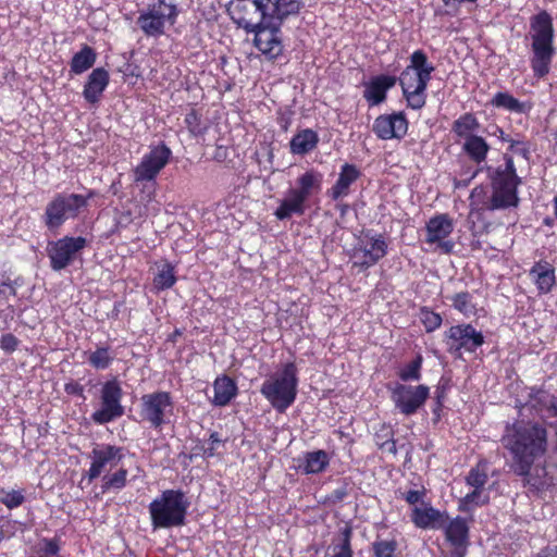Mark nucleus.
<instances>
[{"mask_svg": "<svg viewBox=\"0 0 557 557\" xmlns=\"http://www.w3.org/2000/svg\"><path fill=\"white\" fill-rule=\"evenodd\" d=\"M222 444V440L218 432H212L209 436V446L202 447L205 458H211L215 455L216 447Z\"/></svg>", "mask_w": 557, "mask_h": 557, "instance_id": "50", "label": "nucleus"}, {"mask_svg": "<svg viewBox=\"0 0 557 557\" xmlns=\"http://www.w3.org/2000/svg\"><path fill=\"white\" fill-rule=\"evenodd\" d=\"M360 175L361 172L355 164H343L337 181L326 191L327 197L332 200H338L347 197L350 193V186L360 177Z\"/></svg>", "mask_w": 557, "mask_h": 557, "instance_id": "22", "label": "nucleus"}, {"mask_svg": "<svg viewBox=\"0 0 557 557\" xmlns=\"http://www.w3.org/2000/svg\"><path fill=\"white\" fill-rule=\"evenodd\" d=\"M536 557H557V546L556 549L544 548L542 549Z\"/></svg>", "mask_w": 557, "mask_h": 557, "instance_id": "60", "label": "nucleus"}, {"mask_svg": "<svg viewBox=\"0 0 557 557\" xmlns=\"http://www.w3.org/2000/svg\"><path fill=\"white\" fill-rule=\"evenodd\" d=\"M349 531H347L343 543L337 547L338 550L333 555V557H352V550L350 548V539Z\"/></svg>", "mask_w": 557, "mask_h": 557, "instance_id": "51", "label": "nucleus"}, {"mask_svg": "<svg viewBox=\"0 0 557 557\" xmlns=\"http://www.w3.org/2000/svg\"><path fill=\"white\" fill-rule=\"evenodd\" d=\"M449 299L451 301V306L465 317L469 318L475 314L476 307L470 293L460 292L451 296Z\"/></svg>", "mask_w": 557, "mask_h": 557, "instance_id": "38", "label": "nucleus"}, {"mask_svg": "<svg viewBox=\"0 0 557 557\" xmlns=\"http://www.w3.org/2000/svg\"><path fill=\"white\" fill-rule=\"evenodd\" d=\"M490 104L494 108L504 109L513 113H527L531 110V104L522 102L509 92L499 91L491 99Z\"/></svg>", "mask_w": 557, "mask_h": 557, "instance_id": "33", "label": "nucleus"}, {"mask_svg": "<svg viewBox=\"0 0 557 557\" xmlns=\"http://www.w3.org/2000/svg\"><path fill=\"white\" fill-rule=\"evenodd\" d=\"M447 351L453 356H461L462 350L474 352L484 344V335L470 323L450 326L444 333Z\"/></svg>", "mask_w": 557, "mask_h": 557, "instance_id": "10", "label": "nucleus"}, {"mask_svg": "<svg viewBox=\"0 0 557 557\" xmlns=\"http://www.w3.org/2000/svg\"><path fill=\"white\" fill-rule=\"evenodd\" d=\"M178 16V9L174 3L165 0H156L138 11L136 24L146 37L159 38L173 26Z\"/></svg>", "mask_w": 557, "mask_h": 557, "instance_id": "7", "label": "nucleus"}, {"mask_svg": "<svg viewBox=\"0 0 557 557\" xmlns=\"http://www.w3.org/2000/svg\"><path fill=\"white\" fill-rule=\"evenodd\" d=\"M189 505L183 491H163L159 497L149 504L152 528L157 530L184 525Z\"/></svg>", "mask_w": 557, "mask_h": 557, "instance_id": "5", "label": "nucleus"}, {"mask_svg": "<svg viewBox=\"0 0 557 557\" xmlns=\"http://www.w3.org/2000/svg\"><path fill=\"white\" fill-rule=\"evenodd\" d=\"M124 448L111 444H98L89 454L90 467L86 472L89 482L115 468L124 458Z\"/></svg>", "mask_w": 557, "mask_h": 557, "instance_id": "16", "label": "nucleus"}, {"mask_svg": "<svg viewBox=\"0 0 557 557\" xmlns=\"http://www.w3.org/2000/svg\"><path fill=\"white\" fill-rule=\"evenodd\" d=\"M494 135L498 136V138L502 140V141H505V143H509L510 144V140H512L511 138H509L508 135H506L504 133V131L500 128V127H495V132L493 133Z\"/></svg>", "mask_w": 557, "mask_h": 557, "instance_id": "61", "label": "nucleus"}, {"mask_svg": "<svg viewBox=\"0 0 557 557\" xmlns=\"http://www.w3.org/2000/svg\"><path fill=\"white\" fill-rule=\"evenodd\" d=\"M393 437V430L389 425H385L383 424L381 426V430L380 432H377L375 434V443L379 441V442H384L385 440H391Z\"/></svg>", "mask_w": 557, "mask_h": 557, "instance_id": "55", "label": "nucleus"}, {"mask_svg": "<svg viewBox=\"0 0 557 557\" xmlns=\"http://www.w3.org/2000/svg\"><path fill=\"white\" fill-rule=\"evenodd\" d=\"M330 463V457L325 450L319 449L305 455L302 470L307 474L323 472Z\"/></svg>", "mask_w": 557, "mask_h": 557, "instance_id": "36", "label": "nucleus"}, {"mask_svg": "<svg viewBox=\"0 0 557 557\" xmlns=\"http://www.w3.org/2000/svg\"><path fill=\"white\" fill-rule=\"evenodd\" d=\"M280 25L277 22L268 20L251 30L255 33V46L261 53L270 58L277 57L282 51V42L278 37Z\"/></svg>", "mask_w": 557, "mask_h": 557, "instance_id": "21", "label": "nucleus"}, {"mask_svg": "<svg viewBox=\"0 0 557 557\" xmlns=\"http://www.w3.org/2000/svg\"><path fill=\"white\" fill-rule=\"evenodd\" d=\"M109 84V73L103 67H97L89 74L84 86L83 96L87 102L97 103Z\"/></svg>", "mask_w": 557, "mask_h": 557, "instance_id": "25", "label": "nucleus"}, {"mask_svg": "<svg viewBox=\"0 0 557 557\" xmlns=\"http://www.w3.org/2000/svg\"><path fill=\"white\" fill-rule=\"evenodd\" d=\"M20 341L16 336L11 333L3 334L0 338V348L5 352H13L17 346Z\"/></svg>", "mask_w": 557, "mask_h": 557, "instance_id": "49", "label": "nucleus"}, {"mask_svg": "<svg viewBox=\"0 0 557 557\" xmlns=\"http://www.w3.org/2000/svg\"><path fill=\"white\" fill-rule=\"evenodd\" d=\"M445 516L433 507L418 508L412 510L411 520L416 527L421 529L444 528Z\"/></svg>", "mask_w": 557, "mask_h": 557, "instance_id": "27", "label": "nucleus"}, {"mask_svg": "<svg viewBox=\"0 0 557 557\" xmlns=\"http://www.w3.org/2000/svg\"><path fill=\"white\" fill-rule=\"evenodd\" d=\"M490 149L488 143L479 135L466 138L462 145V151L476 164H481L486 160Z\"/></svg>", "mask_w": 557, "mask_h": 557, "instance_id": "30", "label": "nucleus"}, {"mask_svg": "<svg viewBox=\"0 0 557 557\" xmlns=\"http://www.w3.org/2000/svg\"><path fill=\"white\" fill-rule=\"evenodd\" d=\"M410 63L397 78L391 75H377L364 84L363 98L370 107L377 106L385 101L387 91L393 88L397 81L408 107L420 110L426 102V88L434 72V65L429 62L423 50H416L409 58Z\"/></svg>", "mask_w": 557, "mask_h": 557, "instance_id": "1", "label": "nucleus"}, {"mask_svg": "<svg viewBox=\"0 0 557 557\" xmlns=\"http://www.w3.org/2000/svg\"><path fill=\"white\" fill-rule=\"evenodd\" d=\"M545 411L548 412L549 417H556L557 418V401H556V397H554L550 406H548Z\"/></svg>", "mask_w": 557, "mask_h": 557, "instance_id": "62", "label": "nucleus"}, {"mask_svg": "<svg viewBox=\"0 0 557 557\" xmlns=\"http://www.w3.org/2000/svg\"><path fill=\"white\" fill-rule=\"evenodd\" d=\"M422 356L418 355L413 360L401 367L397 373L403 382L419 381L421 379Z\"/></svg>", "mask_w": 557, "mask_h": 557, "instance_id": "42", "label": "nucleus"}, {"mask_svg": "<svg viewBox=\"0 0 557 557\" xmlns=\"http://www.w3.org/2000/svg\"><path fill=\"white\" fill-rule=\"evenodd\" d=\"M64 391L69 395H75L81 397L82 399H85L84 395V386L79 384L78 382L71 381L64 385Z\"/></svg>", "mask_w": 557, "mask_h": 557, "instance_id": "52", "label": "nucleus"}, {"mask_svg": "<svg viewBox=\"0 0 557 557\" xmlns=\"http://www.w3.org/2000/svg\"><path fill=\"white\" fill-rule=\"evenodd\" d=\"M480 128V122L476 116L467 112L461 114L453 122L451 132L459 138L466 139L470 136L476 135L475 132Z\"/></svg>", "mask_w": 557, "mask_h": 557, "instance_id": "34", "label": "nucleus"}, {"mask_svg": "<svg viewBox=\"0 0 557 557\" xmlns=\"http://www.w3.org/2000/svg\"><path fill=\"white\" fill-rule=\"evenodd\" d=\"M0 503L3 504L9 509H14L20 507L25 502V496L23 491H4L1 490Z\"/></svg>", "mask_w": 557, "mask_h": 557, "instance_id": "45", "label": "nucleus"}, {"mask_svg": "<svg viewBox=\"0 0 557 557\" xmlns=\"http://www.w3.org/2000/svg\"><path fill=\"white\" fill-rule=\"evenodd\" d=\"M265 3L269 20L278 24L298 15L305 7L304 0H265Z\"/></svg>", "mask_w": 557, "mask_h": 557, "instance_id": "23", "label": "nucleus"}, {"mask_svg": "<svg viewBox=\"0 0 557 557\" xmlns=\"http://www.w3.org/2000/svg\"><path fill=\"white\" fill-rule=\"evenodd\" d=\"M379 139H401L408 131V121L403 112L379 115L372 126Z\"/></svg>", "mask_w": 557, "mask_h": 557, "instance_id": "20", "label": "nucleus"}, {"mask_svg": "<svg viewBox=\"0 0 557 557\" xmlns=\"http://www.w3.org/2000/svg\"><path fill=\"white\" fill-rule=\"evenodd\" d=\"M529 275L540 294H548L556 285L555 268L547 261H537L530 269Z\"/></svg>", "mask_w": 557, "mask_h": 557, "instance_id": "24", "label": "nucleus"}, {"mask_svg": "<svg viewBox=\"0 0 557 557\" xmlns=\"http://www.w3.org/2000/svg\"><path fill=\"white\" fill-rule=\"evenodd\" d=\"M448 517L444 519V531L446 541L453 547L450 557H466L469 546V525L465 518L456 517L447 522Z\"/></svg>", "mask_w": 557, "mask_h": 557, "instance_id": "19", "label": "nucleus"}, {"mask_svg": "<svg viewBox=\"0 0 557 557\" xmlns=\"http://www.w3.org/2000/svg\"><path fill=\"white\" fill-rule=\"evenodd\" d=\"M530 38L532 52L530 65L533 75L536 78H543L550 72L555 55L553 20L546 11L531 17Z\"/></svg>", "mask_w": 557, "mask_h": 557, "instance_id": "4", "label": "nucleus"}, {"mask_svg": "<svg viewBox=\"0 0 557 557\" xmlns=\"http://www.w3.org/2000/svg\"><path fill=\"white\" fill-rule=\"evenodd\" d=\"M0 295H3L5 297L8 296H15L16 295V289L15 287L10 283V282H3L1 285H0Z\"/></svg>", "mask_w": 557, "mask_h": 557, "instance_id": "59", "label": "nucleus"}, {"mask_svg": "<svg viewBox=\"0 0 557 557\" xmlns=\"http://www.w3.org/2000/svg\"><path fill=\"white\" fill-rule=\"evenodd\" d=\"M173 399L169 392H153L140 398L141 420L153 429H160L168 423L173 413Z\"/></svg>", "mask_w": 557, "mask_h": 557, "instance_id": "9", "label": "nucleus"}, {"mask_svg": "<svg viewBox=\"0 0 557 557\" xmlns=\"http://www.w3.org/2000/svg\"><path fill=\"white\" fill-rule=\"evenodd\" d=\"M306 200L296 194L293 189H288L286 197L276 208L274 215L283 221L289 219L293 214L302 215L306 211Z\"/></svg>", "mask_w": 557, "mask_h": 557, "instance_id": "28", "label": "nucleus"}, {"mask_svg": "<svg viewBox=\"0 0 557 557\" xmlns=\"http://www.w3.org/2000/svg\"><path fill=\"white\" fill-rule=\"evenodd\" d=\"M422 496H423L422 492L411 490L405 494V499L408 504L414 505L421 500Z\"/></svg>", "mask_w": 557, "mask_h": 557, "instance_id": "58", "label": "nucleus"}, {"mask_svg": "<svg viewBox=\"0 0 557 557\" xmlns=\"http://www.w3.org/2000/svg\"><path fill=\"white\" fill-rule=\"evenodd\" d=\"M128 471L125 468L117 469L114 473L106 474L102 478V492L107 491H120L127 484Z\"/></svg>", "mask_w": 557, "mask_h": 557, "instance_id": "41", "label": "nucleus"}, {"mask_svg": "<svg viewBox=\"0 0 557 557\" xmlns=\"http://www.w3.org/2000/svg\"><path fill=\"white\" fill-rule=\"evenodd\" d=\"M554 395L549 392L537 388V387H531L529 392V398L527 401V406H529L532 410H534L536 413H542L546 410L548 406H550Z\"/></svg>", "mask_w": 557, "mask_h": 557, "instance_id": "37", "label": "nucleus"}, {"mask_svg": "<svg viewBox=\"0 0 557 557\" xmlns=\"http://www.w3.org/2000/svg\"><path fill=\"white\" fill-rule=\"evenodd\" d=\"M265 0H235L230 3L231 18L247 32L258 28L268 17Z\"/></svg>", "mask_w": 557, "mask_h": 557, "instance_id": "13", "label": "nucleus"}, {"mask_svg": "<svg viewBox=\"0 0 557 557\" xmlns=\"http://www.w3.org/2000/svg\"><path fill=\"white\" fill-rule=\"evenodd\" d=\"M374 557H394L397 549V542L391 541H375L372 544Z\"/></svg>", "mask_w": 557, "mask_h": 557, "instance_id": "46", "label": "nucleus"}, {"mask_svg": "<svg viewBox=\"0 0 557 557\" xmlns=\"http://www.w3.org/2000/svg\"><path fill=\"white\" fill-rule=\"evenodd\" d=\"M319 143L317 132L310 128L302 129L293 136L289 147L290 152L294 154H307L312 151Z\"/></svg>", "mask_w": 557, "mask_h": 557, "instance_id": "31", "label": "nucleus"}, {"mask_svg": "<svg viewBox=\"0 0 557 557\" xmlns=\"http://www.w3.org/2000/svg\"><path fill=\"white\" fill-rule=\"evenodd\" d=\"M454 231L453 219L446 213H440L431 218L425 225V243L436 245L444 253H450L454 249V243L447 237Z\"/></svg>", "mask_w": 557, "mask_h": 557, "instance_id": "18", "label": "nucleus"}, {"mask_svg": "<svg viewBox=\"0 0 557 557\" xmlns=\"http://www.w3.org/2000/svg\"><path fill=\"white\" fill-rule=\"evenodd\" d=\"M500 443L511 457V471L527 476L535 461L547 453L548 431L540 422L517 420L505 425Z\"/></svg>", "mask_w": 557, "mask_h": 557, "instance_id": "2", "label": "nucleus"}, {"mask_svg": "<svg viewBox=\"0 0 557 557\" xmlns=\"http://www.w3.org/2000/svg\"><path fill=\"white\" fill-rule=\"evenodd\" d=\"M509 150L513 153L521 154L524 158H527L530 152L527 144L520 140H510Z\"/></svg>", "mask_w": 557, "mask_h": 557, "instance_id": "54", "label": "nucleus"}, {"mask_svg": "<svg viewBox=\"0 0 557 557\" xmlns=\"http://www.w3.org/2000/svg\"><path fill=\"white\" fill-rule=\"evenodd\" d=\"M487 480V466L485 461H480L466 476L467 484L479 490H483Z\"/></svg>", "mask_w": 557, "mask_h": 557, "instance_id": "43", "label": "nucleus"}, {"mask_svg": "<svg viewBox=\"0 0 557 557\" xmlns=\"http://www.w3.org/2000/svg\"><path fill=\"white\" fill-rule=\"evenodd\" d=\"M171 154L170 148L163 144L153 147L141 158V161L134 169V182L141 183L153 181L169 163Z\"/></svg>", "mask_w": 557, "mask_h": 557, "instance_id": "17", "label": "nucleus"}, {"mask_svg": "<svg viewBox=\"0 0 557 557\" xmlns=\"http://www.w3.org/2000/svg\"><path fill=\"white\" fill-rule=\"evenodd\" d=\"M323 182V174L319 171L311 169L301 174L296 181V187L292 188L306 201L313 195L321 190Z\"/></svg>", "mask_w": 557, "mask_h": 557, "instance_id": "26", "label": "nucleus"}, {"mask_svg": "<svg viewBox=\"0 0 557 557\" xmlns=\"http://www.w3.org/2000/svg\"><path fill=\"white\" fill-rule=\"evenodd\" d=\"M60 550L59 544L55 540H45L44 553L46 555H57Z\"/></svg>", "mask_w": 557, "mask_h": 557, "instance_id": "57", "label": "nucleus"}, {"mask_svg": "<svg viewBox=\"0 0 557 557\" xmlns=\"http://www.w3.org/2000/svg\"><path fill=\"white\" fill-rule=\"evenodd\" d=\"M113 359L114 356L107 346L97 347L94 351L89 352L87 357L88 363L97 370L109 368Z\"/></svg>", "mask_w": 557, "mask_h": 557, "instance_id": "39", "label": "nucleus"}, {"mask_svg": "<svg viewBox=\"0 0 557 557\" xmlns=\"http://www.w3.org/2000/svg\"><path fill=\"white\" fill-rule=\"evenodd\" d=\"M376 445L380 447V449L387 451L392 455L397 454L396 443L393 438L385 440L384 442H376Z\"/></svg>", "mask_w": 557, "mask_h": 557, "instance_id": "56", "label": "nucleus"}, {"mask_svg": "<svg viewBox=\"0 0 557 557\" xmlns=\"http://www.w3.org/2000/svg\"><path fill=\"white\" fill-rule=\"evenodd\" d=\"M87 246V239L82 236H64L48 244L47 252L50 259V267L54 271H61L69 267L77 253Z\"/></svg>", "mask_w": 557, "mask_h": 557, "instance_id": "14", "label": "nucleus"}, {"mask_svg": "<svg viewBox=\"0 0 557 557\" xmlns=\"http://www.w3.org/2000/svg\"><path fill=\"white\" fill-rule=\"evenodd\" d=\"M297 386V367L287 362L262 383L260 392L276 411L283 413L294 404Z\"/></svg>", "mask_w": 557, "mask_h": 557, "instance_id": "6", "label": "nucleus"}, {"mask_svg": "<svg viewBox=\"0 0 557 557\" xmlns=\"http://www.w3.org/2000/svg\"><path fill=\"white\" fill-rule=\"evenodd\" d=\"M525 483L537 493L545 492L555 485L554 478L549 475L545 468L541 469V474L536 471L535 474L531 472L524 476Z\"/></svg>", "mask_w": 557, "mask_h": 557, "instance_id": "40", "label": "nucleus"}, {"mask_svg": "<svg viewBox=\"0 0 557 557\" xmlns=\"http://www.w3.org/2000/svg\"><path fill=\"white\" fill-rule=\"evenodd\" d=\"M123 391L116 379L107 381L100 392V408L91 414L97 424H106L121 418L124 407L121 404Z\"/></svg>", "mask_w": 557, "mask_h": 557, "instance_id": "11", "label": "nucleus"}, {"mask_svg": "<svg viewBox=\"0 0 557 557\" xmlns=\"http://www.w3.org/2000/svg\"><path fill=\"white\" fill-rule=\"evenodd\" d=\"M430 396L426 385L396 384L392 389L391 398L395 408L405 416H412L422 408Z\"/></svg>", "mask_w": 557, "mask_h": 557, "instance_id": "15", "label": "nucleus"}, {"mask_svg": "<svg viewBox=\"0 0 557 557\" xmlns=\"http://www.w3.org/2000/svg\"><path fill=\"white\" fill-rule=\"evenodd\" d=\"M185 123L189 132L194 135H201L203 133V128L201 127L200 115L197 111L191 110L185 116Z\"/></svg>", "mask_w": 557, "mask_h": 557, "instance_id": "48", "label": "nucleus"}, {"mask_svg": "<svg viewBox=\"0 0 557 557\" xmlns=\"http://www.w3.org/2000/svg\"><path fill=\"white\" fill-rule=\"evenodd\" d=\"M334 494L337 499H342L346 495L345 491L343 490H336Z\"/></svg>", "mask_w": 557, "mask_h": 557, "instance_id": "64", "label": "nucleus"}, {"mask_svg": "<svg viewBox=\"0 0 557 557\" xmlns=\"http://www.w3.org/2000/svg\"><path fill=\"white\" fill-rule=\"evenodd\" d=\"M504 159L505 168L496 172L492 196L488 197L484 187L481 186L471 191L470 206L472 209L493 211L518 206L517 189L521 184V178L517 175L512 158L505 156Z\"/></svg>", "mask_w": 557, "mask_h": 557, "instance_id": "3", "label": "nucleus"}, {"mask_svg": "<svg viewBox=\"0 0 557 557\" xmlns=\"http://www.w3.org/2000/svg\"><path fill=\"white\" fill-rule=\"evenodd\" d=\"M97 59L95 50L88 45L76 52L71 60V72L78 75L94 66Z\"/></svg>", "mask_w": 557, "mask_h": 557, "instance_id": "35", "label": "nucleus"}, {"mask_svg": "<svg viewBox=\"0 0 557 557\" xmlns=\"http://www.w3.org/2000/svg\"><path fill=\"white\" fill-rule=\"evenodd\" d=\"M214 397L212 403L214 406L224 407L237 395V386L235 382L226 376H219L213 383Z\"/></svg>", "mask_w": 557, "mask_h": 557, "instance_id": "29", "label": "nucleus"}, {"mask_svg": "<svg viewBox=\"0 0 557 557\" xmlns=\"http://www.w3.org/2000/svg\"><path fill=\"white\" fill-rule=\"evenodd\" d=\"M442 317L426 308L421 309V322L428 333L434 332L442 324Z\"/></svg>", "mask_w": 557, "mask_h": 557, "instance_id": "47", "label": "nucleus"}, {"mask_svg": "<svg viewBox=\"0 0 557 557\" xmlns=\"http://www.w3.org/2000/svg\"><path fill=\"white\" fill-rule=\"evenodd\" d=\"M176 281L175 267L171 262L164 261L158 265L157 273L152 280V289L156 293L170 289L175 285Z\"/></svg>", "mask_w": 557, "mask_h": 557, "instance_id": "32", "label": "nucleus"}, {"mask_svg": "<svg viewBox=\"0 0 557 557\" xmlns=\"http://www.w3.org/2000/svg\"><path fill=\"white\" fill-rule=\"evenodd\" d=\"M89 196L78 194H57L51 201L48 202L42 215V221L48 230L54 231L60 228L69 219L78 215L81 209L87 206Z\"/></svg>", "mask_w": 557, "mask_h": 557, "instance_id": "8", "label": "nucleus"}, {"mask_svg": "<svg viewBox=\"0 0 557 557\" xmlns=\"http://www.w3.org/2000/svg\"><path fill=\"white\" fill-rule=\"evenodd\" d=\"M447 395V384L443 383L442 381L437 384L435 392H434V399L435 403L438 404V407L444 406V401L446 399Z\"/></svg>", "mask_w": 557, "mask_h": 557, "instance_id": "53", "label": "nucleus"}, {"mask_svg": "<svg viewBox=\"0 0 557 557\" xmlns=\"http://www.w3.org/2000/svg\"><path fill=\"white\" fill-rule=\"evenodd\" d=\"M443 407H438V404L435 403V406L433 408V413L436 416V419L438 420L441 417V410Z\"/></svg>", "mask_w": 557, "mask_h": 557, "instance_id": "63", "label": "nucleus"}, {"mask_svg": "<svg viewBox=\"0 0 557 557\" xmlns=\"http://www.w3.org/2000/svg\"><path fill=\"white\" fill-rule=\"evenodd\" d=\"M387 253V243L382 235L364 234L354 246L350 259L352 267L367 270L376 264Z\"/></svg>", "mask_w": 557, "mask_h": 557, "instance_id": "12", "label": "nucleus"}, {"mask_svg": "<svg viewBox=\"0 0 557 557\" xmlns=\"http://www.w3.org/2000/svg\"><path fill=\"white\" fill-rule=\"evenodd\" d=\"M483 490L474 488L465 497L460 498L458 509L462 512H470L475 507L482 506L486 503L487 497L482 495Z\"/></svg>", "mask_w": 557, "mask_h": 557, "instance_id": "44", "label": "nucleus"}]
</instances>
